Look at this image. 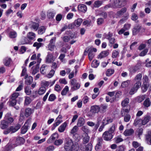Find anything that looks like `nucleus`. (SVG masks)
<instances>
[{
    "label": "nucleus",
    "instance_id": "obj_1",
    "mask_svg": "<svg viewBox=\"0 0 151 151\" xmlns=\"http://www.w3.org/2000/svg\"><path fill=\"white\" fill-rule=\"evenodd\" d=\"M64 147L66 151H76L79 146L77 143L74 144L71 139L67 137L65 138Z\"/></svg>",
    "mask_w": 151,
    "mask_h": 151
},
{
    "label": "nucleus",
    "instance_id": "obj_2",
    "mask_svg": "<svg viewBox=\"0 0 151 151\" xmlns=\"http://www.w3.org/2000/svg\"><path fill=\"white\" fill-rule=\"evenodd\" d=\"M70 91H73L79 89L81 86V83L77 82L75 78H73L70 80Z\"/></svg>",
    "mask_w": 151,
    "mask_h": 151
},
{
    "label": "nucleus",
    "instance_id": "obj_3",
    "mask_svg": "<svg viewBox=\"0 0 151 151\" xmlns=\"http://www.w3.org/2000/svg\"><path fill=\"white\" fill-rule=\"evenodd\" d=\"M100 110V107L99 106L97 105L92 106L91 107L88 115L90 117L93 116L95 114L98 113Z\"/></svg>",
    "mask_w": 151,
    "mask_h": 151
},
{
    "label": "nucleus",
    "instance_id": "obj_4",
    "mask_svg": "<svg viewBox=\"0 0 151 151\" xmlns=\"http://www.w3.org/2000/svg\"><path fill=\"white\" fill-rule=\"evenodd\" d=\"M19 95L18 93H13L11 98L10 99L9 103V105L10 106H15L17 103V99Z\"/></svg>",
    "mask_w": 151,
    "mask_h": 151
},
{
    "label": "nucleus",
    "instance_id": "obj_5",
    "mask_svg": "<svg viewBox=\"0 0 151 151\" xmlns=\"http://www.w3.org/2000/svg\"><path fill=\"white\" fill-rule=\"evenodd\" d=\"M31 123L30 120L28 119L27 120L25 123L24 125L21 129V133L24 134L27 131L28 128L30 127Z\"/></svg>",
    "mask_w": 151,
    "mask_h": 151
},
{
    "label": "nucleus",
    "instance_id": "obj_6",
    "mask_svg": "<svg viewBox=\"0 0 151 151\" xmlns=\"http://www.w3.org/2000/svg\"><path fill=\"white\" fill-rule=\"evenodd\" d=\"M140 66L141 64L138 63L135 65L130 66L129 69V73L132 75L135 73L139 69Z\"/></svg>",
    "mask_w": 151,
    "mask_h": 151
},
{
    "label": "nucleus",
    "instance_id": "obj_7",
    "mask_svg": "<svg viewBox=\"0 0 151 151\" xmlns=\"http://www.w3.org/2000/svg\"><path fill=\"white\" fill-rule=\"evenodd\" d=\"M87 51H88V56L89 60H91L95 55L94 52L97 51V49L95 48L90 47L88 48Z\"/></svg>",
    "mask_w": 151,
    "mask_h": 151
},
{
    "label": "nucleus",
    "instance_id": "obj_8",
    "mask_svg": "<svg viewBox=\"0 0 151 151\" xmlns=\"http://www.w3.org/2000/svg\"><path fill=\"white\" fill-rule=\"evenodd\" d=\"M102 137L104 140L109 141L111 140L112 138L113 135L109 132L106 131L103 133Z\"/></svg>",
    "mask_w": 151,
    "mask_h": 151
},
{
    "label": "nucleus",
    "instance_id": "obj_9",
    "mask_svg": "<svg viewBox=\"0 0 151 151\" xmlns=\"http://www.w3.org/2000/svg\"><path fill=\"white\" fill-rule=\"evenodd\" d=\"M103 142V140L102 138L100 137L97 138V143L95 146L96 150L98 151L101 149Z\"/></svg>",
    "mask_w": 151,
    "mask_h": 151
},
{
    "label": "nucleus",
    "instance_id": "obj_10",
    "mask_svg": "<svg viewBox=\"0 0 151 151\" xmlns=\"http://www.w3.org/2000/svg\"><path fill=\"white\" fill-rule=\"evenodd\" d=\"M151 120V116L150 114H147L145 116L142 121V124L145 125L149 121Z\"/></svg>",
    "mask_w": 151,
    "mask_h": 151
},
{
    "label": "nucleus",
    "instance_id": "obj_11",
    "mask_svg": "<svg viewBox=\"0 0 151 151\" xmlns=\"http://www.w3.org/2000/svg\"><path fill=\"white\" fill-rule=\"evenodd\" d=\"M55 59L54 58L53 55L50 52H48L45 58V62L46 63H49L54 61Z\"/></svg>",
    "mask_w": 151,
    "mask_h": 151
},
{
    "label": "nucleus",
    "instance_id": "obj_12",
    "mask_svg": "<svg viewBox=\"0 0 151 151\" xmlns=\"http://www.w3.org/2000/svg\"><path fill=\"white\" fill-rule=\"evenodd\" d=\"M83 21V20L81 19H78L75 20L74 22V23H73L69 25V27L70 29H72L74 27V25L76 27H78L81 24Z\"/></svg>",
    "mask_w": 151,
    "mask_h": 151
},
{
    "label": "nucleus",
    "instance_id": "obj_13",
    "mask_svg": "<svg viewBox=\"0 0 151 151\" xmlns=\"http://www.w3.org/2000/svg\"><path fill=\"white\" fill-rule=\"evenodd\" d=\"M25 142L24 139L21 137H18L17 138L14 144L15 146L20 145L24 144Z\"/></svg>",
    "mask_w": 151,
    "mask_h": 151
},
{
    "label": "nucleus",
    "instance_id": "obj_14",
    "mask_svg": "<svg viewBox=\"0 0 151 151\" xmlns=\"http://www.w3.org/2000/svg\"><path fill=\"white\" fill-rule=\"evenodd\" d=\"M131 25V24H124L123 27L119 31V34L121 35L125 31L129 29Z\"/></svg>",
    "mask_w": 151,
    "mask_h": 151
},
{
    "label": "nucleus",
    "instance_id": "obj_15",
    "mask_svg": "<svg viewBox=\"0 0 151 151\" xmlns=\"http://www.w3.org/2000/svg\"><path fill=\"white\" fill-rule=\"evenodd\" d=\"M58 137V133H55L53 134L47 140V143H52L53 141H55V139H57Z\"/></svg>",
    "mask_w": 151,
    "mask_h": 151
},
{
    "label": "nucleus",
    "instance_id": "obj_16",
    "mask_svg": "<svg viewBox=\"0 0 151 151\" xmlns=\"http://www.w3.org/2000/svg\"><path fill=\"white\" fill-rule=\"evenodd\" d=\"M127 10V8L125 7H124L122 8L120 10L117 12L116 14V18L120 17L123 15L125 12H126Z\"/></svg>",
    "mask_w": 151,
    "mask_h": 151
},
{
    "label": "nucleus",
    "instance_id": "obj_17",
    "mask_svg": "<svg viewBox=\"0 0 151 151\" xmlns=\"http://www.w3.org/2000/svg\"><path fill=\"white\" fill-rule=\"evenodd\" d=\"M141 27L139 25H137L133 29V35H136L139 32L140 29H141Z\"/></svg>",
    "mask_w": 151,
    "mask_h": 151
},
{
    "label": "nucleus",
    "instance_id": "obj_18",
    "mask_svg": "<svg viewBox=\"0 0 151 151\" xmlns=\"http://www.w3.org/2000/svg\"><path fill=\"white\" fill-rule=\"evenodd\" d=\"M47 66L45 64L42 65L40 68L41 73L43 75H45L47 71Z\"/></svg>",
    "mask_w": 151,
    "mask_h": 151
},
{
    "label": "nucleus",
    "instance_id": "obj_19",
    "mask_svg": "<svg viewBox=\"0 0 151 151\" xmlns=\"http://www.w3.org/2000/svg\"><path fill=\"white\" fill-rule=\"evenodd\" d=\"M21 126L19 124H17L15 127L13 126H11L10 127L11 133H12L15 132L18 130L21 127Z\"/></svg>",
    "mask_w": 151,
    "mask_h": 151
},
{
    "label": "nucleus",
    "instance_id": "obj_20",
    "mask_svg": "<svg viewBox=\"0 0 151 151\" xmlns=\"http://www.w3.org/2000/svg\"><path fill=\"white\" fill-rule=\"evenodd\" d=\"M134 132L132 129H126L124 132V134L125 136H129L132 135Z\"/></svg>",
    "mask_w": 151,
    "mask_h": 151
},
{
    "label": "nucleus",
    "instance_id": "obj_21",
    "mask_svg": "<svg viewBox=\"0 0 151 151\" xmlns=\"http://www.w3.org/2000/svg\"><path fill=\"white\" fill-rule=\"evenodd\" d=\"M109 52L108 51L106 50L101 52L98 56V58L100 59L104 58L108 55Z\"/></svg>",
    "mask_w": 151,
    "mask_h": 151
},
{
    "label": "nucleus",
    "instance_id": "obj_22",
    "mask_svg": "<svg viewBox=\"0 0 151 151\" xmlns=\"http://www.w3.org/2000/svg\"><path fill=\"white\" fill-rule=\"evenodd\" d=\"M113 121V119L108 118H105L103 119L102 123L104 126L107 125L109 123H111Z\"/></svg>",
    "mask_w": 151,
    "mask_h": 151
},
{
    "label": "nucleus",
    "instance_id": "obj_23",
    "mask_svg": "<svg viewBox=\"0 0 151 151\" xmlns=\"http://www.w3.org/2000/svg\"><path fill=\"white\" fill-rule=\"evenodd\" d=\"M78 8L79 11L83 12H85L87 10V7L84 4L78 5Z\"/></svg>",
    "mask_w": 151,
    "mask_h": 151
},
{
    "label": "nucleus",
    "instance_id": "obj_24",
    "mask_svg": "<svg viewBox=\"0 0 151 151\" xmlns=\"http://www.w3.org/2000/svg\"><path fill=\"white\" fill-rule=\"evenodd\" d=\"M67 125V124L66 122L63 123L58 128V130L60 132H62L64 131Z\"/></svg>",
    "mask_w": 151,
    "mask_h": 151
},
{
    "label": "nucleus",
    "instance_id": "obj_25",
    "mask_svg": "<svg viewBox=\"0 0 151 151\" xmlns=\"http://www.w3.org/2000/svg\"><path fill=\"white\" fill-rule=\"evenodd\" d=\"M151 102L149 98H147L143 102V105L145 107L147 108L151 105Z\"/></svg>",
    "mask_w": 151,
    "mask_h": 151
},
{
    "label": "nucleus",
    "instance_id": "obj_26",
    "mask_svg": "<svg viewBox=\"0 0 151 151\" xmlns=\"http://www.w3.org/2000/svg\"><path fill=\"white\" fill-rule=\"evenodd\" d=\"M129 111V110L128 109L122 108L121 111V115L122 116H124L126 115H127Z\"/></svg>",
    "mask_w": 151,
    "mask_h": 151
},
{
    "label": "nucleus",
    "instance_id": "obj_27",
    "mask_svg": "<svg viewBox=\"0 0 151 151\" xmlns=\"http://www.w3.org/2000/svg\"><path fill=\"white\" fill-rule=\"evenodd\" d=\"M46 90V89L45 87L41 86L39 89L38 91V93L40 95H43L45 93Z\"/></svg>",
    "mask_w": 151,
    "mask_h": 151
},
{
    "label": "nucleus",
    "instance_id": "obj_28",
    "mask_svg": "<svg viewBox=\"0 0 151 151\" xmlns=\"http://www.w3.org/2000/svg\"><path fill=\"white\" fill-rule=\"evenodd\" d=\"M32 109L28 107L26 109L25 111V115L26 117L29 116L32 113Z\"/></svg>",
    "mask_w": 151,
    "mask_h": 151
},
{
    "label": "nucleus",
    "instance_id": "obj_29",
    "mask_svg": "<svg viewBox=\"0 0 151 151\" xmlns=\"http://www.w3.org/2000/svg\"><path fill=\"white\" fill-rule=\"evenodd\" d=\"M25 79H26V80L25 81V83L27 85H30L33 80V78L31 76H29L28 77V76Z\"/></svg>",
    "mask_w": 151,
    "mask_h": 151
},
{
    "label": "nucleus",
    "instance_id": "obj_30",
    "mask_svg": "<svg viewBox=\"0 0 151 151\" xmlns=\"http://www.w3.org/2000/svg\"><path fill=\"white\" fill-rule=\"evenodd\" d=\"M14 147L12 145L8 143L4 147L3 151H10Z\"/></svg>",
    "mask_w": 151,
    "mask_h": 151
},
{
    "label": "nucleus",
    "instance_id": "obj_31",
    "mask_svg": "<svg viewBox=\"0 0 151 151\" xmlns=\"http://www.w3.org/2000/svg\"><path fill=\"white\" fill-rule=\"evenodd\" d=\"M84 119L83 118H80L78 121L77 125L78 127L83 126L84 124Z\"/></svg>",
    "mask_w": 151,
    "mask_h": 151
},
{
    "label": "nucleus",
    "instance_id": "obj_32",
    "mask_svg": "<svg viewBox=\"0 0 151 151\" xmlns=\"http://www.w3.org/2000/svg\"><path fill=\"white\" fill-rule=\"evenodd\" d=\"M8 126V123L5 120H3L2 121L1 124V127L2 129L6 128Z\"/></svg>",
    "mask_w": 151,
    "mask_h": 151
},
{
    "label": "nucleus",
    "instance_id": "obj_33",
    "mask_svg": "<svg viewBox=\"0 0 151 151\" xmlns=\"http://www.w3.org/2000/svg\"><path fill=\"white\" fill-rule=\"evenodd\" d=\"M27 37L30 40H33L35 37V35L32 32H29L27 35Z\"/></svg>",
    "mask_w": 151,
    "mask_h": 151
},
{
    "label": "nucleus",
    "instance_id": "obj_34",
    "mask_svg": "<svg viewBox=\"0 0 151 151\" xmlns=\"http://www.w3.org/2000/svg\"><path fill=\"white\" fill-rule=\"evenodd\" d=\"M84 137L83 138V143L86 144L89 141L90 137L87 134L85 133L84 134Z\"/></svg>",
    "mask_w": 151,
    "mask_h": 151
},
{
    "label": "nucleus",
    "instance_id": "obj_35",
    "mask_svg": "<svg viewBox=\"0 0 151 151\" xmlns=\"http://www.w3.org/2000/svg\"><path fill=\"white\" fill-rule=\"evenodd\" d=\"M129 99L128 98H125L121 103L122 106L125 107L126 106L129 102Z\"/></svg>",
    "mask_w": 151,
    "mask_h": 151
},
{
    "label": "nucleus",
    "instance_id": "obj_36",
    "mask_svg": "<svg viewBox=\"0 0 151 151\" xmlns=\"http://www.w3.org/2000/svg\"><path fill=\"white\" fill-rule=\"evenodd\" d=\"M46 29L44 26H41L40 27L38 30V33L39 35H42L45 32Z\"/></svg>",
    "mask_w": 151,
    "mask_h": 151
},
{
    "label": "nucleus",
    "instance_id": "obj_37",
    "mask_svg": "<svg viewBox=\"0 0 151 151\" xmlns=\"http://www.w3.org/2000/svg\"><path fill=\"white\" fill-rule=\"evenodd\" d=\"M39 27V24L37 23H33L31 25V28L33 29L35 31H37Z\"/></svg>",
    "mask_w": 151,
    "mask_h": 151
},
{
    "label": "nucleus",
    "instance_id": "obj_38",
    "mask_svg": "<svg viewBox=\"0 0 151 151\" xmlns=\"http://www.w3.org/2000/svg\"><path fill=\"white\" fill-rule=\"evenodd\" d=\"M142 77V74L139 73L137 74L135 77L134 80L135 82H141V80Z\"/></svg>",
    "mask_w": 151,
    "mask_h": 151
},
{
    "label": "nucleus",
    "instance_id": "obj_39",
    "mask_svg": "<svg viewBox=\"0 0 151 151\" xmlns=\"http://www.w3.org/2000/svg\"><path fill=\"white\" fill-rule=\"evenodd\" d=\"M100 110L102 112H104L106 111V109L108 107V105L107 104H102L100 106Z\"/></svg>",
    "mask_w": 151,
    "mask_h": 151
},
{
    "label": "nucleus",
    "instance_id": "obj_40",
    "mask_svg": "<svg viewBox=\"0 0 151 151\" xmlns=\"http://www.w3.org/2000/svg\"><path fill=\"white\" fill-rule=\"evenodd\" d=\"M32 101V100L29 96H26L24 101V105H27L29 104Z\"/></svg>",
    "mask_w": 151,
    "mask_h": 151
},
{
    "label": "nucleus",
    "instance_id": "obj_41",
    "mask_svg": "<svg viewBox=\"0 0 151 151\" xmlns=\"http://www.w3.org/2000/svg\"><path fill=\"white\" fill-rule=\"evenodd\" d=\"M103 3L102 1H97L94 2L93 6L95 7L98 8Z\"/></svg>",
    "mask_w": 151,
    "mask_h": 151
},
{
    "label": "nucleus",
    "instance_id": "obj_42",
    "mask_svg": "<svg viewBox=\"0 0 151 151\" xmlns=\"http://www.w3.org/2000/svg\"><path fill=\"white\" fill-rule=\"evenodd\" d=\"M11 59L10 58H6L4 60V65L6 66H8L10 63L11 62Z\"/></svg>",
    "mask_w": 151,
    "mask_h": 151
},
{
    "label": "nucleus",
    "instance_id": "obj_43",
    "mask_svg": "<svg viewBox=\"0 0 151 151\" xmlns=\"http://www.w3.org/2000/svg\"><path fill=\"white\" fill-rule=\"evenodd\" d=\"M130 83V82L129 80H127L124 81L122 83L121 86L122 88H125L129 86Z\"/></svg>",
    "mask_w": 151,
    "mask_h": 151
},
{
    "label": "nucleus",
    "instance_id": "obj_44",
    "mask_svg": "<svg viewBox=\"0 0 151 151\" xmlns=\"http://www.w3.org/2000/svg\"><path fill=\"white\" fill-rule=\"evenodd\" d=\"M92 145L91 143H89L85 146L86 151H91L92 149Z\"/></svg>",
    "mask_w": 151,
    "mask_h": 151
},
{
    "label": "nucleus",
    "instance_id": "obj_45",
    "mask_svg": "<svg viewBox=\"0 0 151 151\" xmlns=\"http://www.w3.org/2000/svg\"><path fill=\"white\" fill-rule=\"evenodd\" d=\"M17 36V33L15 31L10 32L9 34V37L11 38H15Z\"/></svg>",
    "mask_w": 151,
    "mask_h": 151
},
{
    "label": "nucleus",
    "instance_id": "obj_46",
    "mask_svg": "<svg viewBox=\"0 0 151 151\" xmlns=\"http://www.w3.org/2000/svg\"><path fill=\"white\" fill-rule=\"evenodd\" d=\"M63 142V140L62 139L56 140L54 143V144L56 146L61 145Z\"/></svg>",
    "mask_w": 151,
    "mask_h": 151
},
{
    "label": "nucleus",
    "instance_id": "obj_47",
    "mask_svg": "<svg viewBox=\"0 0 151 151\" xmlns=\"http://www.w3.org/2000/svg\"><path fill=\"white\" fill-rule=\"evenodd\" d=\"M39 66L38 64H37L33 68L32 73V75H35L39 71Z\"/></svg>",
    "mask_w": 151,
    "mask_h": 151
},
{
    "label": "nucleus",
    "instance_id": "obj_48",
    "mask_svg": "<svg viewBox=\"0 0 151 151\" xmlns=\"http://www.w3.org/2000/svg\"><path fill=\"white\" fill-rule=\"evenodd\" d=\"M69 91V87L67 86H65L61 92V94L62 95H65Z\"/></svg>",
    "mask_w": 151,
    "mask_h": 151
},
{
    "label": "nucleus",
    "instance_id": "obj_49",
    "mask_svg": "<svg viewBox=\"0 0 151 151\" xmlns=\"http://www.w3.org/2000/svg\"><path fill=\"white\" fill-rule=\"evenodd\" d=\"M50 85V82L43 80L41 82V86L47 87Z\"/></svg>",
    "mask_w": 151,
    "mask_h": 151
},
{
    "label": "nucleus",
    "instance_id": "obj_50",
    "mask_svg": "<svg viewBox=\"0 0 151 151\" xmlns=\"http://www.w3.org/2000/svg\"><path fill=\"white\" fill-rule=\"evenodd\" d=\"M25 92L27 95H29L31 93V90L30 88L28 86H26L25 88Z\"/></svg>",
    "mask_w": 151,
    "mask_h": 151
},
{
    "label": "nucleus",
    "instance_id": "obj_51",
    "mask_svg": "<svg viewBox=\"0 0 151 151\" xmlns=\"http://www.w3.org/2000/svg\"><path fill=\"white\" fill-rule=\"evenodd\" d=\"M145 97L146 96L145 95L138 96L137 98V101L139 103L142 102L145 99Z\"/></svg>",
    "mask_w": 151,
    "mask_h": 151
},
{
    "label": "nucleus",
    "instance_id": "obj_52",
    "mask_svg": "<svg viewBox=\"0 0 151 151\" xmlns=\"http://www.w3.org/2000/svg\"><path fill=\"white\" fill-rule=\"evenodd\" d=\"M148 84L143 83L142 87V91L143 92L146 91L148 87Z\"/></svg>",
    "mask_w": 151,
    "mask_h": 151
},
{
    "label": "nucleus",
    "instance_id": "obj_53",
    "mask_svg": "<svg viewBox=\"0 0 151 151\" xmlns=\"http://www.w3.org/2000/svg\"><path fill=\"white\" fill-rule=\"evenodd\" d=\"M99 63L97 60L93 61L92 63V67L94 68H96L99 65Z\"/></svg>",
    "mask_w": 151,
    "mask_h": 151
},
{
    "label": "nucleus",
    "instance_id": "obj_54",
    "mask_svg": "<svg viewBox=\"0 0 151 151\" xmlns=\"http://www.w3.org/2000/svg\"><path fill=\"white\" fill-rule=\"evenodd\" d=\"M142 81L143 83L148 84L149 81L148 76L146 75L144 76L143 77Z\"/></svg>",
    "mask_w": 151,
    "mask_h": 151
},
{
    "label": "nucleus",
    "instance_id": "obj_55",
    "mask_svg": "<svg viewBox=\"0 0 151 151\" xmlns=\"http://www.w3.org/2000/svg\"><path fill=\"white\" fill-rule=\"evenodd\" d=\"M142 121L141 119L137 118L135 120L133 124L135 126L142 124Z\"/></svg>",
    "mask_w": 151,
    "mask_h": 151
},
{
    "label": "nucleus",
    "instance_id": "obj_56",
    "mask_svg": "<svg viewBox=\"0 0 151 151\" xmlns=\"http://www.w3.org/2000/svg\"><path fill=\"white\" fill-rule=\"evenodd\" d=\"M56 98L55 95L54 94H50L48 98V100L49 101H53Z\"/></svg>",
    "mask_w": 151,
    "mask_h": 151
},
{
    "label": "nucleus",
    "instance_id": "obj_57",
    "mask_svg": "<svg viewBox=\"0 0 151 151\" xmlns=\"http://www.w3.org/2000/svg\"><path fill=\"white\" fill-rule=\"evenodd\" d=\"M55 73V71L54 70L52 69L51 70L50 73L46 75V77L48 78H50L54 76Z\"/></svg>",
    "mask_w": 151,
    "mask_h": 151
},
{
    "label": "nucleus",
    "instance_id": "obj_58",
    "mask_svg": "<svg viewBox=\"0 0 151 151\" xmlns=\"http://www.w3.org/2000/svg\"><path fill=\"white\" fill-rule=\"evenodd\" d=\"M114 72V70L112 69H108L106 72V75L108 76H110Z\"/></svg>",
    "mask_w": 151,
    "mask_h": 151
},
{
    "label": "nucleus",
    "instance_id": "obj_59",
    "mask_svg": "<svg viewBox=\"0 0 151 151\" xmlns=\"http://www.w3.org/2000/svg\"><path fill=\"white\" fill-rule=\"evenodd\" d=\"M124 0H119L118 4L116 5V7L120 8L124 5Z\"/></svg>",
    "mask_w": 151,
    "mask_h": 151
},
{
    "label": "nucleus",
    "instance_id": "obj_60",
    "mask_svg": "<svg viewBox=\"0 0 151 151\" xmlns=\"http://www.w3.org/2000/svg\"><path fill=\"white\" fill-rule=\"evenodd\" d=\"M115 124H112L111 127L110 128L108 131H107V132H109L110 133H111L112 134V133H113L115 131Z\"/></svg>",
    "mask_w": 151,
    "mask_h": 151
},
{
    "label": "nucleus",
    "instance_id": "obj_61",
    "mask_svg": "<svg viewBox=\"0 0 151 151\" xmlns=\"http://www.w3.org/2000/svg\"><path fill=\"white\" fill-rule=\"evenodd\" d=\"M119 52L118 51L114 50V51L112 53V57L113 58H116L119 55Z\"/></svg>",
    "mask_w": 151,
    "mask_h": 151
},
{
    "label": "nucleus",
    "instance_id": "obj_62",
    "mask_svg": "<svg viewBox=\"0 0 151 151\" xmlns=\"http://www.w3.org/2000/svg\"><path fill=\"white\" fill-rule=\"evenodd\" d=\"M141 82H136V83L134 84V87L136 89H137V90L141 86Z\"/></svg>",
    "mask_w": 151,
    "mask_h": 151
},
{
    "label": "nucleus",
    "instance_id": "obj_63",
    "mask_svg": "<svg viewBox=\"0 0 151 151\" xmlns=\"http://www.w3.org/2000/svg\"><path fill=\"white\" fill-rule=\"evenodd\" d=\"M124 116V120L125 122H128L130 121L131 119V116L129 114H127Z\"/></svg>",
    "mask_w": 151,
    "mask_h": 151
},
{
    "label": "nucleus",
    "instance_id": "obj_64",
    "mask_svg": "<svg viewBox=\"0 0 151 151\" xmlns=\"http://www.w3.org/2000/svg\"><path fill=\"white\" fill-rule=\"evenodd\" d=\"M59 67L58 64L57 63L55 62H53L52 63L51 68L53 70H56L57 68Z\"/></svg>",
    "mask_w": 151,
    "mask_h": 151
}]
</instances>
